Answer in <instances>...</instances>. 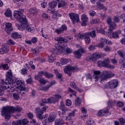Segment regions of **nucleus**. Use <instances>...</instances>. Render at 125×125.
I'll return each mask as SVG.
<instances>
[{"instance_id":"052dcab7","label":"nucleus","mask_w":125,"mask_h":125,"mask_svg":"<svg viewBox=\"0 0 125 125\" xmlns=\"http://www.w3.org/2000/svg\"><path fill=\"white\" fill-rule=\"evenodd\" d=\"M117 105L118 107H123L124 106V103L121 101L118 102L117 103Z\"/></svg>"},{"instance_id":"7ed1b4c3","label":"nucleus","mask_w":125,"mask_h":125,"mask_svg":"<svg viewBox=\"0 0 125 125\" xmlns=\"http://www.w3.org/2000/svg\"><path fill=\"white\" fill-rule=\"evenodd\" d=\"M115 75L113 74L111 71H104L101 74V72L99 70H94L93 79H94L95 82L100 81V82L102 83L105 80L110 79L112 77H114Z\"/></svg>"},{"instance_id":"473e14b6","label":"nucleus","mask_w":125,"mask_h":125,"mask_svg":"<svg viewBox=\"0 0 125 125\" xmlns=\"http://www.w3.org/2000/svg\"><path fill=\"white\" fill-rule=\"evenodd\" d=\"M66 4H67V3H66V2L63 0H61L59 2L58 7L60 8L63 6H65Z\"/></svg>"},{"instance_id":"58836bf2","label":"nucleus","mask_w":125,"mask_h":125,"mask_svg":"<svg viewBox=\"0 0 125 125\" xmlns=\"http://www.w3.org/2000/svg\"><path fill=\"white\" fill-rule=\"evenodd\" d=\"M7 42V44H9V45H14V44H15V42L11 39L8 40Z\"/></svg>"},{"instance_id":"a211bd4d","label":"nucleus","mask_w":125,"mask_h":125,"mask_svg":"<svg viewBox=\"0 0 125 125\" xmlns=\"http://www.w3.org/2000/svg\"><path fill=\"white\" fill-rule=\"evenodd\" d=\"M55 40L58 42L59 43H64V42H67V40H65L64 38L61 36L55 37Z\"/></svg>"},{"instance_id":"aec40b11","label":"nucleus","mask_w":125,"mask_h":125,"mask_svg":"<svg viewBox=\"0 0 125 125\" xmlns=\"http://www.w3.org/2000/svg\"><path fill=\"white\" fill-rule=\"evenodd\" d=\"M9 51V47L8 46H3L0 48V54L2 55L4 53H7Z\"/></svg>"},{"instance_id":"8fccbe9b","label":"nucleus","mask_w":125,"mask_h":125,"mask_svg":"<svg viewBox=\"0 0 125 125\" xmlns=\"http://www.w3.org/2000/svg\"><path fill=\"white\" fill-rule=\"evenodd\" d=\"M27 71H28L26 68H23L21 70V75H27Z\"/></svg>"},{"instance_id":"ea45409f","label":"nucleus","mask_w":125,"mask_h":125,"mask_svg":"<svg viewBox=\"0 0 125 125\" xmlns=\"http://www.w3.org/2000/svg\"><path fill=\"white\" fill-rule=\"evenodd\" d=\"M21 125H26L28 123H29V121H28L27 119H24L22 120H21Z\"/></svg>"},{"instance_id":"774afa93","label":"nucleus","mask_w":125,"mask_h":125,"mask_svg":"<svg viewBox=\"0 0 125 125\" xmlns=\"http://www.w3.org/2000/svg\"><path fill=\"white\" fill-rule=\"evenodd\" d=\"M119 122L121 124H125V120L124 118H120L119 119Z\"/></svg>"},{"instance_id":"a878e982","label":"nucleus","mask_w":125,"mask_h":125,"mask_svg":"<svg viewBox=\"0 0 125 125\" xmlns=\"http://www.w3.org/2000/svg\"><path fill=\"white\" fill-rule=\"evenodd\" d=\"M48 61L49 63H53L54 61L56 60V58H55V55L54 54H52L51 56L48 57Z\"/></svg>"},{"instance_id":"de8ad7c7","label":"nucleus","mask_w":125,"mask_h":125,"mask_svg":"<svg viewBox=\"0 0 125 125\" xmlns=\"http://www.w3.org/2000/svg\"><path fill=\"white\" fill-rule=\"evenodd\" d=\"M55 32L58 34V35H60V34H62L63 33L62 31L61 28L57 29L55 30Z\"/></svg>"},{"instance_id":"09e8293b","label":"nucleus","mask_w":125,"mask_h":125,"mask_svg":"<svg viewBox=\"0 0 125 125\" xmlns=\"http://www.w3.org/2000/svg\"><path fill=\"white\" fill-rule=\"evenodd\" d=\"M3 93H4V90L3 89V87L2 86H0V96L3 95Z\"/></svg>"},{"instance_id":"4c0bfd02","label":"nucleus","mask_w":125,"mask_h":125,"mask_svg":"<svg viewBox=\"0 0 125 125\" xmlns=\"http://www.w3.org/2000/svg\"><path fill=\"white\" fill-rule=\"evenodd\" d=\"M84 38L85 42L86 43H89L90 42V38H89V36L86 35L84 37Z\"/></svg>"},{"instance_id":"a18cd8bd","label":"nucleus","mask_w":125,"mask_h":125,"mask_svg":"<svg viewBox=\"0 0 125 125\" xmlns=\"http://www.w3.org/2000/svg\"><path fill=\"white\" fill-rule=\"evenodd\" d=\"M50 87V86L48 85V86H45L44 87H42V90H43V91H46L49 89V88Z\"/></svg>"},{"instance_id":"4d7b16f0","label":"nucleus","mask_w":125,"mask_h":125,"mask_svg":"<svg viewBox=\"0 0 125 125\" xmlns=\"http://www.w3.org/2000/svg\"><path fill=\"white\" fill-rule=\"evenodd\" d=\"M89 14L90 16H94L96 14V13L93 10H90L89 11Z\"/></svg>"},{"instance_id":"c756f323","label":"nucleus","mask_w":125,"mask_h":125,"mask_svg":"<svg viewBox=\"0 0 125 125\" xmlns=\"http://www.w3.org/2000/svg\"><path fill=\"white\" fill-rule=\"evenodd\" d=\"M81 103H82V100H81V99L79 97H76L75 99V105L76 106H80Z\"/></svg>"},{"instance_id":"49530a36","label":"nucleus","mask_w":125,"mask_h":125,"mask_svg":"<svg viewBox=\"0 0 125 125\" xmlns=\"http://www.w3.org/2000/svg\"><path fill=\"white\" fill-rule=\"evenodd\" d=\"M87 123L88 125H95V123H94L93 120H92L91 119H89L87 121Z\"/></svg>"},{"instance_id":"0e129e2a","label":"nucleus","mask_w":125,"mask_h":125,"mask_svg":"<svg viewBox=\"0 0 125 125\" xmlns=\"http://www.w3.org/2000/svg\"><path fill=\"white\" fill-rule=\"evenodd\" d=\"M66 104L67 106H71V105H72V102H71V100H67Z\"/></svg>"},{"instance_id":"37998d69","label":"nucleus","mask_w":125,"mask_h":125,"mask_svg":"<svg viewBox=\"0 0 125 125\" xmlns=\"http://www.w3.org/2000/svg\"><path fill=\"white\" fill-rule=\"evenodd\" d=\"M100 21L99 20H92L90 21L91 24H98Z\"/></svg>"},{"instance_id":"39448f33","label":"nucleus","mask_w":125,"mask_h":125,"mask_svg":"<svg viewBox=\"0 0 125 125\" xmlns=\"http://www.w3.org/2000/svg\"><path fill=\"white\" fill-rule=\"evenodd\" d=\"M110 63V60L105 59L104 61H99L97 62L98 67H105V68H113V66Z\"/></svg>"},{"instance_id":"e2e57ef3","label":"nucleus","mask_w":125,"mask_h":125,"mask_svg":"<svg viewBox=\"0 0 125 125\" xmlns=\"http://www.w3.org/2000/svg\"><path fill=\"white\" fill-rule=\"evenodd\" d=\"M97 32L101 33V34H103V35H105V34H106V32H105V31H104V29H100V30H97Z\"/></svg>"},{"instance_id":"72a5a7b5","label":"nucleus","mask_w":125,"mask_h":125,"mask_svg":"<svg viewBox=\"0 0 125 125\" xmlns=\"http://www.w3.org/2000/svg\"><path fill=\"white\" fill-rule=\"evenodd\" d=\"M61 62L62 65H64V64H67V63H68L69 60L67 59L62 58L61 59Z\"/></svg>"},{"instance_id":"c85d7f7f","label":"nucleus","mask_w":125,"mask_h":125,"mask_svg":"<svg viewBox=\"0 0 125 125\" xmlns=\"http://www.w3.org/2000/svg\"><path fill=\"white\" fill-rule=\"evenodd\" d=\"M4 15L6 17H10L12 15L11 10L9 9L6 10V11L4 13Z\"/></svg>"},{"instance_id":"9d476101","label":"nucleus","mask_w":125,"mask_h":125,"mask_svg":"<svg viewBox=\"0 0 125 125\" xmlns=\"http://www.w3.org/2000/svg\"><path fill=\"white\" fill-rule=\"evenodd\" d=\"M59 99H61V96L60 95H56L53 97H50L48 98V103L50 104H53L58 102Z\"/></svg>"},{"instance_id":"423d86ee","label":"nucleus","mask_w":125,"mask_h":125,"mask_svg":"<svg viewBox=\"0 0 125 125\" xmlns=\"http://www.w3.org/2000/svg\"><path fill=\"white\" fill-rule=\"evenodd\" d=\"M46 109H47V106L44 107L42 109H40L39 107H37L35 109V113L38 119L40 120L42 119V114L46 111Z\"/></svg>"},{"instance_id":"6e6552de","label":"nucleus","mask_w":125,"mask_h":125,"mask_svg":"<svg viewBox=\"0 0 125 125\" xmlns=\"http://www.w3.org/2000/svg\"><path fill=\"white\" fill-rule=\"evenodd\" d=\"M106 21L107 24L109 25V32L108 33L109 34V33H112L113 30H115L117 28V25H116V23L112 22V19L111 18H108Z\"/></svg>"},{"instance_id":"1a4fd4ad","label":"nucleus","mask_w":125,"mask_h":125,"mask_svg":"<svg viewBox=\"0 0 125 125\" xmlns=\"http://www.w3.org/2000/svg\"><path fill=\"white\" fill-rule=\"evenodd\" d=\"M68 15L73 24H75L76 22L80 21V16L78 14L75 13H70Z\"/></svg>"},{"instance_id":"6ab92c4d","label":"nucleus","mask_w":125,"mask_h":125,"mask_svg":"<svg viewBox=\"0 0 125 125\" xmlns=\"http://www.w3.org/2000/svg\"><path fill=\"white\" fill-rule=\"evenodd\" d=\"M37 13H38V10L35 7L31 8L28 10V14L31 15V16L37 15Z\"/></svg>"},{"instance_id":"2f4dec72","label":"nucleus","mask_w":125,"mask_h":125,"mask_svg":"<svg viewBox=\"0 0 125 125\" xmlns=\"http://www.w3.org/2000/svg\"><path fill=\"white\" fill-rule=\"evenodd\" d=\"M44 76L47 79H50L51 78H53V74H52L51 73H49L48 72H47L46 71H45Z\"/></svg>"},{"instance_id":"b1692460","label":"nucleus","mask_w":125,"mask_h":125,"mask_svg":"<svg viewBox=\"0 0 125 125\" xmlns=\"http://www.w3.org/2000/svg\"><path fill=\"white\" fill-rule=\"evenodd\" d=\"M99 1L97 2V4L100 8V9H103L104 10H107V8H106L105 6H104V5L103 4H101L100 2H101V0H98Z\"/></svg>"},{"instance_id":"dca6fc26","label":"nucleus","mask_w":125,"mask_h":125,"mask_svg":"<svg viewBox=\"0 0 125 125\" xmlns=\"http://www.w3.org/2000/svg\"><path fill=\"white\" fill-rule=\"evenodd\" d=\"M5 25L6 27L5 30L7 34H10V32H11L13 30L12 29V24H11V23L6 22Z\"/></svg>"},{"instance_id":"f03ea898","label":"nucleus","mask_w":125,"mask_h":125,"mask_svg":"<svg viewBox=\"0 0 125 125\" xmlns=\"http://www.w3.org/2000/svg\"><path fill=\"white\" fill-rule=\"evenodd\" d=\"M1 82L2 84H7V83H8L9 84H14V85H16V87L14 88V89L16 88V89L21 90L22 89H24V87H25L23 80H16L15 81L12 79V73L10 70L7 72L6 81L2 79Z\"/></svg>"},{"instance_id":"5fc2aeb1","label":"nucleus","mask_w":125,"mask_h":125,"mask_svg":"<svg viewBox=\"0 0 125 125\" xmlns=\"http://www.w3.org/2000/svg\"><path fill=\"white\" fill-rule=\"evenodd\" d=\"M97 116H98V117H103V116H104V113L103 110L99 111V112L97 113Z\"/></svg>"},{"instance_id":"79ce46f5","label":"nucleus","mask_w":125,"mask_h":125,"mask_svg":"<svg viewBox=\"0 0 125 125\" xmlns=\"http://www.w3.org/2000/svg\"><path fill=\"white\" fill-rule=\"evenodd\" d=\"M68 90L69 91H70V92L72 93L73 95H74V96H77V92H76V91L73 90L71 88H68Z\"/></svg>"},{"instance_id":"bf43d9fd","label":"nucleus","mask_w":125,"mask_h":125,"mask_svg":"<svg viewBox=\"0 0 125 125\" xmlns=\"http://www.w3.org/2000/svg\"><path fill=\"white\" fill-rule=\"evenodd\" d=\"M60 109V110H63V109H65V105H64V103H63V102H62L61 103Z\"/></svg>"},{"instance_id":"bb28decb","label":"nucleus","mask_w":125,"mask_h":125,"mask_svg":"<svg viewBox=\"0 0 125 125\" xmlns=\"http://www.w3.org/2000/svg\"><path fill=\"white\" fill-rule=\"evenodd\" d=\"M85 36H86V33L83 34V33H79L77 36V40H83Z\"/></svg>"},{"instance_id":"f3484780","label":"nucleus","mask_w":125,"mask_h":125,"mask_svg":"<svg viewBox=\"0 0 125 125\" xmlns=\"http://www.w3.org/2000/svg\"><path fill=\"white\" fill-rule=\"evenodd\" d=\"M84 50L83 49H80L79 50L74 52V54L76 58H80V57H82V53H84Z\"/></svg>"},{"instance_id":"4be33fe9","label":"nucleus","mask_w":125,"mask_h":125,"mask_svg":"<svg viewBox=\"0 0 125 125\" xmlns=\"http://www.w3.org/2000/svg\"><path fill=\"white\" fill-rule=\"evenodd\" d=\"M121 30H118L115 32H113L111 36L113 39H119V35L121 34Z\"/></svg>"},{"instance_id":"f257e3e1","label":"nucleus","mask_w":125,"mask_h":125,"mask_svg":"<svg viewBox=\"0 0 125 125\" xmlns=\"http://www.w3.org/2000/svg\"><path fill=\"white\" fill-rule=\"evenodd\" d=\"M23 13H24V10L22 9L14 11V17L21 24V25H17L18 28L20 31H24V30L26 29L27 32L33 33L34 29L32 28L29 25L26 16L23 15Z\"/></svg>"},{"instance_id":"338daca9","label":"nucleus","mask_w":125,"mask_h":125,"mask_svg":"<svg viewBox=\"0 0 125 125\" xmlns=\"http://www.w3.org/2000/svg\"><path fill=\"white\" fill-rule=\"evenodd\" d=\"M48 121L49 123H52V122H54V118L52 116H50L48 118Z\"/></svg>"},{"instance_id":"2eb2a0df","label":"nucleus","mask_w":125,"mask_h":125,"mask_svg":"<svg viewBox=\"0 0 125 125\" xmlns=\"http://www.w3.org/2000/svg\"><path fill=\"white\" fill-rule=\"evenodd\" d=\"M74 70H75V67L68 65L64 68V72L65 74H67L68 76H71L70 72H72V71H74Z\"/></svg>"},{"instance_id":"412c9836","label":"nucleus","mask_w":125,"mask_h":125,"mask_svg":"<svg viewBox=\"0 0 125 125\" xmlns=\"http://www.w3.org/2000/svg\"><path fill=\"white\" fill-rule=\"evenodd\" d=\"M11 38L14 39V40H17L18 39H21L22 38V35L19 34L18 32H14L11 34Z\"/></svg>"},{"instance_id":"a19ab883","label":"nucleus","mask_w":125,"mask_h":125,"mask_svg":"<svg viewBox=\"0 0 125 125\" xmlns=\"http://www.w3.org/2000/svg\"><path fill=\"white\" fill-rule=\"evenodd\" d=\"M40 49H42L41 47H38L36 49H34L33 51L34 54H37L40 52Z\"/></svg>"},{"instance_id":"6e6d98bb","label":"nucleus","mask_w":125,"mask_h":125,"mask_svg":"<svg viewBox=\"0 0 125 125\" xmlns=\"http://www.w3.org/2000/svg\"><path fill=\"white\" fill-rule=\"evenodd\" d=\"M70 86H71V87H73L74 89H75V88H76L77 87V85H76V83H75V82H71L70 83Z\"/></svg>"},{"instance_id":"f8f14e48","label":"nucleus","mask_w":125,"mask_h":125,"mask_svg":"<svg viewBox=\"0 0 125 125\" xmlns=\"http://www.w3.org/2000/svg\"><path fill=\"white\" fill-rule=\"evenodd\" d=\"M100 57H101V56L99 53H96L91 55L90 57H88L87 58V60H91V61L95 62L96 60H97L98 58H100Z\"/></svg>"},{"instance_id":"69168bd1","label":"nucleus","mask_w":125,"mask_h":125,"mask_svg":"<svg viewBox=\"0 0 125 125\" xmlns=\"http://www.w3.org/2000/svg\"><path fill=\"white\" fill-rule=\"evenodd\" d=\"M14 99L15 100H19V95L17 94H14L13 95Z\"/></svg>"},{"instance_id":"680f3d73","label":"nucleus","mask_w":125,"mask_h":125,"mask_svg":"<svg viewBox=\"0 0 125 125\" xmlns=\"http://www.w3.org/2000/svg\"><path fill=\"white\" fill-rule=\"evenodd\" d=\"M44 73L45 71H40L38 72V75H39V77L42 79V76H43V75L44 76Z\"/></svg>"},{"instance_id":"9b49d317","label":"nucleus","mask_w":125,"mask_h":125,"mask_svg":"<svg viewBox=\"0 0 125 125\" xmlns=\"http://www.w3.org/2000/svg\"><path fill=\"white\" fill-rule=\"evenodd\" d=\"M104 43H106L107 44H112V42H109L105 38H101V41L98 45V47H99L100 48L104 47Z\"/></svg>"},{"instance_id":"c9c22d12","label":"nucleus","mask_w":125,"mask_h":125,"mask_svg":"<svg viewBox=\"0 0 125 125\" xmlns=\"http://www.w3.org/2000/svg\"><path fill=\"white\" fill-rule=\"evenodd\" d=\"M76 111L77 110L76 109H74L73 110H72L71 112L68 113V117H69V118L75 117V114Z\"/></svg>"},{"instance_id":"13d9d810","label":"nucleus","mask_w":125,"mask_h":125,"mask_svg":"<svg viewBox=\"0 0 125 125\" xmlns=\"http://www.w3.org/2000/svg\"><path fill=\"white\" fill-rule=\"evenodd\" d=\"M39 82L40 83H42V84H45V83H46V81L43 78H41Z\"/></svg>"},{"instance_id":"864d4df0","label":"nucleus","mask_w":125,"mask_h":125,"mask_svg":"<svg viewBox=\"0 0 125 125\" xmlns=\"http://www.w3.org/2000/svg\"><path fill=\"white\" fill-rule=\"evenodd\" d=\"M104 49L105 51H110V50H111V47L108 45L104 46Z\"/></svg>"},{"instance_id":"4468645a","label":"nucleus","mask_w":125,"mask_h":125,"mask_svg":"<svg viewBox=\"0 0 125 125\" xmlns=\"http://www.w3.org/2000/svg\"><path fill=\"white\" fill-rule=\"evenodd\" d=\"M118 54L121 58L120 60V63H124V61H125V52L123 50H119L118 51Z\"/></svg>"},{"instance_id":"393cba45","label":"nucleus","mask_w":125,"mask_h":125,"mask_svg":"<svg viewBox=\"0 0 125 125\" xmlns=\"http://www.w3.org/2000/svg\"><path fill=\"white\" fill-rule=\"evenodd\" d=\"M24 89L20 90V89H16V90L21 94V96H25V93L27 92V90H26V88H25V87H24Z\"/></svg>"},{"instance_id":"3c124183","label":"nucleus","mask_w":125,"mask_h":125,"mask_svg":"<svg viewBox=\"0 0 125 125\" xmlns=\"http://www.w3.org/2000/svg\"><path fill=\"white\" fill-rule=\"evenodd\" d=\"M60 28L63 32L64 31H66L67 30V26H66L65 24H63L61 26Z\"/></svg>"},{"instance_id":"20e7f679","label":"nucleus","mask_w":125,"mask_h":125,"mask_svg":"<svg viewBox=\"0 0 125 125\" xmlns=\"http://www.w3.org/2000/svg\"><path fill=\"white\" fill-rule=\"evenodd\" d=\"M22 108L17 105L16 107L14 106H6L3 108L2 115L4 117L6 120L10 119V114L15 113V112H21Z\"/></svg>"},{"instance_id":"cd10ccee","label":"nucleus","mask_w":125,"mask_h":125,"mask_svg":"<svg viewBox=\"0 0 125 125\" xmlns=\"http://www.w3.org/2000/svg\"><path fill=\"white\" fill-rule=\"evenodd\" d=\"M57 49L61 54L65 51V47L61 46L60 45L58 46V47L57 48Z\"/></svg>"},{"instance_id":"5701e85b","label":"nucleus","mask_w":125,"mask_h":125,"mask_svg":"<svg viewBox=\"0 0 125 125\" xmlns=\"http://www.w3.org/2000/svg\"><path fill=\"white\" fill-rule=\"evenodd\" d=\"M86 35L89 37H91L92 39H95V37H96V32H95V30H93L90 32L86 33Z\"/></svg>"},{"instance_id":"c03bdc74","label":"nucleus","mask_w":125,"mask_h":125,"mask_svg":"<svg viewBox=\"0 0 125 125\" xmlns=\"http://www.w3.org/2000/svg\"><path fill=\"white\" fill-rule=\"evenodd\" d=\"M61 110L62 111V118H65V116L66 115V112H67V110H66V109L64 108L63 109H61Z\"/></svg>"},{"instance_id":"ddd939ff","label":"nucleus","mask_w":125,"mask_h":125,"mask_svg":"<svg viewBox=\"0 0 125 125\" xmlns=\"http://www.w3.org/2000/svg\"><path fill=\"white\" fill-rule=\"evenodd\" d=\"M81 20L82 22L81 23L82 26H86V23L88 22V18L85 14H83L81 16Z\"/></svg>"},{"instance_id":"e433bc0d","label":"nucleus","mask_w":125,"mask_h":125,"mask_svg":"<svg viewBox=\"0 0 125 125\" xmlns=\"http://www.w3.org/2000/svg\"><path fill=\"white\" fill-rule=\"evenodd\" d=\"M13 125H22V121L21 120H17L12 122Z\"/></svg>"},{"instance_id":"f704fd0d","label":"nucleus","mask_w":125,"mask_h":125,"mask_svg":"<svg viewBox=\"0 0 125 125\" xmlns=\"http://www.w3.org/2000/svg\"><path fill=\"white\" fill-rule=\"evenodd\" d=\"M64 121L63 120H58L55 121V125H63Z\"/></svg>"},{"instance_id":"7c9ffc66","label":"nucleus","mask_w":125,"mask_h":125,"mask_svg":"<svg viewBox=\"0 0 125 125\" xmlns=\"http://www.w3.org/2000/svg\"><path fill=\"white\" fill-rule=\"evenodd\" d=\"M56 5H57V3L56 1L50 2L49 4V6L51 8H55V7H56Z\"/></svg>"},{"instance_id":"0eeeda50","label":"nucleus","mask_w":125,"mask_h":125,"mask_svg":"<svg viewBox=\"0 0 125 125\" xmlns=\"http://www.w3.org/2000/svg\"><path fill=\"white\" fill-rule=\"evenodd\" d=\"M119 81L116 79L110 80L106 85V88H110L111 89H114L118 86Z\"/></svg>"},{"instance_id":"603ef678","label":"nucleus","mask_w":125,"mask_h":125,"mask_svg":"<svg viewBox=\"0 0 125 125\" xmlns=\"http://www.w3.org/2000/svg\"><path fill=\"white\" fill-rule=\"evenodd\" d=\"M64 40H66V42H65V43H67V42H69V41L73 40V38L71 37V36H67V37H64Z\"/></svg>"}]
</instances>
